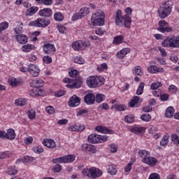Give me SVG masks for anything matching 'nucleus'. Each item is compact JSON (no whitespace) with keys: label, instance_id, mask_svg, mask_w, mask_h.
I'll use <instances>...</instances> for the list:
<instances>
[{"label":"nucleus","instance_id":"obj_1","mask_svg":"<svg viewBox=\"0 0 179 179\" xmlns=\"http://www.w3.org/2000/svg\"><path fill=\"white\" fill-rule=\"evenodd\" d=\"M132 20L129 15L122 16V11L117 10L115 15V24L117 26H124L127 29L131 27Z\"/></svg>","mask_w":179,"mask_h":179},{"label":"nucleus","instance_id":"obj_2","mask_svg":"<svg viewBox=\"0 0 179 179\" xmlns=\"http://www.w3.org/2000/svg\"><path fill=\"white\" fill-rule=\"evenodd\" d=\"M172 9L173 2H171V1H167L159 6L158 9V16L160 19H166V17L170 16Z\"/></svg>","mask_w":179,"mask_h":179},{"label":"nucleus","instance_id":"obj_3","mask_svg":"<svg viewBox=\"0 0 179 179\" xmlns=\"http://www.w3.org/2000/svg\"><path fill=\"white\" fill-rule=\"evenodd\" d=\"M104 82H106L104 78L97 76H90L86 80L87 86L90 87V89L100 87L104 85Z\"/></svg>","mask_w":179,"mask_h":179},{"label":"nucleus","instance_id":"obj_4","mask_svg":"<svg viewBox=\"0 0 179 179\" xmlns=\"http://www.w3.org/2000/svg\"><path fill=\"white\" fill-rule=\"evenodd\" d=\"M82 174L85 177H88V178L96 179L100 178L103 176V171L98 168L91 167L84 169L82 171Z\"/></svg>","mask_w":179,"mask_h":179},{"label":"nucleus","instance_id":"obj_5","mask_svg":"<svg viewBox=\"0 0 179 179\" xmlns=\"http://www.w3.org/2000/svg\"><path fill=\"white\" fill-rule=\"evenodd\" d=\"M162 45L167 48H179V36H168L162 42Z\"/></svg>","mask_w":179,"mask_h":179},{"label":"nucleus","instance_id":"obj_6","mask_svg":"<svg viewBox=\"0 0 179 179\" xmlns=\"http://www.w3.org/2000/svg\"><path fill=\"white\" fill-rule=\"evenodd\" d=\"M106 14L101 10H98L96 13L92 15L91 22L93 26H104V19Z\"/></svg>","mask_w":179,"mask_h":179},{"label":"nucleus","instance_id":"obj_7","mask_svg":"<svg viewBox=\"0 0 179 179\" xmlns=\"http://www.w3.org/2000/svg\"><path fill=\"white\" fill-rule=\"evenodd\" d=\"M51 22L48 19L38 17L37 20L31 21L29 26H34V27H47Z\"/></svg>","mask_w":179,"mask_h":179},{"label":"nucleus","instance_id":"obj_8","mask_svg":"<svg viewBox=\"0 0 179 179\" xmlns=\"http://www.w3.org/2000/svg\"><path fill=\"white\" fill-rule=\"evenodd\" d=\"M159 27L157 28L158 31L160 33H171L173 28L169 27V22L165 20H160L158 22Z\"/></svg>","mask_w":179,"mask_h":179},{"label":"nucleus","instance_id":"obj_9","mask_svg":"<svg viewBox=\"0 0 179 179\" xmlns=\"http://www.w3.org/2000/svg\"><path fill=\"white\" fill-rule=\"evenodd\" d=\"M27 71L34 78H37V76L40 75V69L36 64H29L27 68Z\"/></svg>","mask_w":179,"mask_h":179},{"label":"nucleus","instance_id":"obj_10","mask_svg":"<svg viewBox=\"0 0 179 179\" xmlns=\"http://www.w3.org/2000/svg\"><path fill=\"white\" fill-rule=\"evenodd\" d=\"M81 149L84 152H87L90 155H93L96 153V147L93 145L89 143H84L81 145Z\"/></svg>","mask_w":179,"mask_h":179},{"label":"nucleus","instance_id":"obj_11","mask_svg":"<svg viewBox=\"0 0 179 179\" xmlns=\"http://www.w3.org/2000/svg\"><path fill=\"white\" fill-rule=\"evenodd\" d=\"M80 104V98L77 95H73L69 101V107H78Z\"/></svg>","mask_w":179,"mask_h":179},{"label":"nucleus","instance_id":"obj_12","mask_svg":"<svg viewBox=\"0 0 179 179\" xmlns=\"http://www.w3.org/2000/svg\"><path fill=\"white\" fill-rule=\"evenodd\" d=\"M142 162L150 166V167H154V166L157 164V159H156V158L154 157L148 156V157L142 159Z\"/></svg>","mask_w":179,"mask_h":179},{"label":"nucleus","instance_id":"obj_13","mask_svg":"<svg viewBox=\"0 0 179 179\" xmlns=\"http://www.w3.org/2000/svg\"><path fill=\"white\" fill-rule=\"evenodd\" d=\"M148 71L149 73H163V72H164V69L152 65L148 67Z\"/></svg>","mask_w":179,"mask_h":179},{"label":"nucleus","instance_id":"obj_14","mask_svg":"<svg viewBox=\"0 0 179 179\" xmlns=\"http://www.w3.org/2000/svg\"><path fill=\"white\" fill-rule=\"evenodd\" d=\"M16 138V133H15V129H8L7 132L4 131V139H8V141H13Z\"/></svg>","mask_w":179,"mask_h":179},{"label":"nucleus","instance_id":"obj_15","mask_svg":"<svg viewBox=\"0 0 179 179\" xmlns=\"http://www.w3.org/2000/svg\"><path fill=\"white\" fill-rule=\"evenodd\" d=\"M38 15L42 17H51L52 16V10L48 8L41 9L39 10Z\"/></svg>","mask_w":179,"mask_h":179},{"label":"nucleus","instance_id":"obj_16","mask_svg":"<svg viewBox=\"0 0 179 179\" xmlns=\"http://www.w3.org/2000/svg\"><path fill=\"white\" fill-rule=\"evenodd\" d=\"M84 101L86 104L92 106V104H94V101H96V96L92 93L87 94L84 97Z\"/></svg>","mask_w":179,"mask_h":179},{"label":"nucleus","instance_id":"obj_17","mask_svg":"<svg viewBox=\"0 0 179 179\" xmlns=\"http://www.w3.org/2000/svg\"><path fill=\"white\" fill-rule=\"evenodd\" d=\"M95 129L96 131H97V132H100L101 134H107L110 135L114 134V131L112 129H110L108 127L103 126H96Z\"/></svg>","mask_w":179,"mask_h":179},{"label":"nucleus","instance_id":"obj_18","mask_svg":"<svg viewBox=\"0 0 179 179\" xmlns=\"http://www.w3.org/2000/svg\"><path fill=\"white\" fill-rule=\"evenodd\" d=\"M129 52H131V49L129 48H124L117 53L116 57L118 59H122L125 58L127 54H129Z\"/></svg>","mask_w":179,"mask_h":179},{"label":"nucleus","instance_id":"obj_19","mask_svg":"<svg viewBox=\"0 0 179 179\" xmlns=\"http://www.w3.org/2000/svg\"><path fill=\"white\" fill-rule=\"evenodd\" d=\"M16 41L18 44H26L29 41V38L24 34H17L15 36Z\"/></svg>","mask_w":179,"mask_h":179},{"label":"nucleus","instance_id":"obj_20","mask_svg":"<svg viewBox=\"0 0 179 179\" xmlns=\"http://www.w3.org/2000/svg\"><path fill=\"white\" fill-rule=\"evenodd\" d=\"M43 51L45 54H54L55 52V46L52 44H45L43 45Z\"/></svg>","mask_w":179,"mask_h":179},{"label":"nucleus","instance_id":"obj_21","mask_svg":"<svg viewBox=\"0 0 179 179\" xmlns=\"http://www.w3.org/2000/svg\"><path fill=\"white\" fill-rule=\"evenodd\" d=\"M43 145L46 146V148H49L50 149H54L55 146H57V143L52 139H45L43 141Z\"/></svg>","mask_w":179,"mask_h":179},{"label":"nucleus","instance_id":"obj_22","mask_svg":"<svg viewBox=\"0 0 179 179\" xmlns=\"http://www.w3.org/2000/svg\"><path fill=\"white\" fill-rule=\"evenodd\" d=\"M83 84V83L82 82V80L78 79L76 80L72 84L66 85V87H69L70 89H79Z\"/></svg>","mask_w":179,"mask_h":179},{"label":"nucleus","instance_id":"obj_23","mask_svg":"<svg viewBox=\"0 0 179 179\" xmlns=\"http://www.w3.org/2000/svg\"><path fill=\"white\" fill-rule=\"evenodd\" d=\"M138 103H142V99H141L140 96H134L129 102V107H136L138 106Z\"/></svg>","mask_w":179,"mask_h":179},{"label":"nucleus","instance_id":"obj_24","mask_svg":"<svg viewBox=\"0 0 179 179\" xmlns=\"http://www.w3.org/2000/svg\"><path fill=\"white\" fill-rule=\"evenodd\" d=\"M38 12V7L32 6L28 8L25 13L26 16H33V15H36Z\"/></svg>","mask_w":179,"mask_h":179},{"label":"nucleus","instance_id":"obj_25","mask_svg":"<svg viewBox=\"0 0 179 179\" xmlns=\"http://www.w3.org/2000/svg\"><path fill=\"white\" fill-rule=\"evenodd\" d=\"M87 139L90 143H99V134H92L88 136Z\"/></svg>","mask_w":179,"mask_h":179},{"label":"nucleus","instance_id":"obj_26","mask_svg":"<svg viewBox=\"0 0 179 179\" xmlns=\"http://www.w3.org/2000/svg\"><path fill=\"white\" fill-rule=\"evenodd\" d=\"M108 173L110 176H115L117 174V166L115 164H110L107 166Z\"/></svg>","mask_w":179,"mask_h":179},{"label":"nucleus","instance_id":"obj_27","mask_svg":"<svg viewBox=\"0 0 179 179\" xmlns=\"http://www.w3.org/2000/svg\"><path fill=\"white\" fill-rule=\"evenodd\" d=\"M133 75L136 76H143V71H142V67L140 66H136L132 70Z\"/></svg>","mask_w":179,"mask_h":179},{"label":"nucleus","instance_id":"obj_28","mask_svg":"<svg viewBox=\"0 0 179 179\" xmlns=\"http://www.w3.org/2000/svg\"><path fill=\"white\" fill-rule=\"evenodd\" d=\"M41 89L34 88L29 91V94L31 97H36V96H41Z\"/></svg>","mask_w":179,"mask_h":179},{"label":"nucleus","instance_id":"obj_29","mask_svg":"<svg viewBox=\"0 0 179 179\" xmlns=\"http://www.w3.org/2000/svg\"><path fill=\"white\" fill-rule=\"evenodd\" d=\"M130 132H132L133 134H136V135H139L140 134H142L143 132H145V128L140 127H132L130 129Z\"/></svg>","mask_w":179,"mask_h":179},{"label":"nucleus","instance_id":"obj_30","mask_svg":"<svg viewBox=\"0 0 179 179\" xmlns=\"http://www.w3.org/2000/svg\"><path fill=\"white\" fill-rule=\"evenodd\" d=\"M174 108L172 106H169L166 108L165 112V115L167 118H171L173 115H174Z\"/></svg>","mask_w":179,"mask_h":179},{"label":"nucleus","instance_id":"obj_31","mask_svg":"<svg viewBox=\"0 0 179 179\" xmlns=\"http://www.w3.org/2000/svg\"><path fill=\"white\" fill-rule=\"evenodd\" d=\"M36 47L34 45L27 44L22 47V51L23 52H30L31 50H35Z\"/></svg>","mask_w":179,"mask_h":179},{"label":"nucleus","instance_id":"obj_32","mask_svg":"<svg viewBox=\"0 0 179 179\" xmlns=\"http://www.w3.org/2000/svg\"><path fill=\"white\" fill-rule=\"evenodd\" d=\"M111 108H114L116 111H125L127 106L125 105L115 103L112 106Z\"/></svg>","mask_w":179,"mask_h":179},{"label":"nucleus","instance_id":"obj_33","mask_svg":"<svg viewBox=\"0 0 179 179\" xmlns=\"http://www.w3.org/2000/svg\"><path fill=\"white\" fill-rule=\"evenodd\" d=\"M170 138V136H169L168 134H166L163 136L162 140L160 141V145L161 146H167L169 145V138Z\"/></svg>","mask_w":179,"mask_h":179},{"label":"nucleus","instance_id":"obj_34","mask_svg":"<svg viewBox=\"0 0 179 179\" xmlns=\"http://www.w3.org/2000/svg\"><path fill=\"white\" fill-rule=\"evenodd\" d=\"M32 84L34 87L37 89L38 87H41V86L44 85V81L42 79L38 78L36 80H34L32 81Z\"/></svg>","mask_w":179,"mask_h":179},{"label":"nucleus","instance_id":"obj_35","mask_svg":"<svg viewBox=\"0 0 179 179\" xmlns=\"http://www.w3.org/2000/svg\"><path fill=\"white\" fill-rule=\"evenodd\" d=\"M145 89V83L141 82L140 83L138 89L136 92V94H137V96H141V94H143V90Z\"/></svg>","mask_w":179,"mask_h":179},{"label":"nucleus","instance_id":"obj_36","mask_svg":"<svg viewBox=\"0 0 179 179\" xmlns=\"http://www.w3.org/2000/svg\"><path fill=\"white\" fill-rule=\"evenodd\" d=\"M54 19L56 22H62L64 19V14L61 12H57L54 14Z\"/></svg>","mask_w":179,"mask_h":179},{"label":"nucleus","instance_id":"obj_37","mask_svg":"<svg viewBox=\"0 0 179 179\" xmlns=\"http://www.w3.org/2000/svg\"><path fill=\"white\" fill-rule=\"evenodd\" d=\"M72 48L75 50V51H79L82 50V45L80 41H76L72 43Z\"/></svg>","mask_w":179,"mask_h":179},{"label":"nucleus","instance_id":"obj_38","mask_svg":"<svg viewBox=\"0 0 179 179\" xmlns=\"http://www.w3.org/2000/svg\"><path fill=\"white\" fill-rule=\"evenodd\" d=\"M138 154L139 157H141L142 159H145V157L150 156V153L145 150H140Z\"/></svg>","mask_w":179,"mask_h":179},{"label":"nucleus","instance_id":"obj_39","mask_svg":"<svg viewBox=\"0 0 179 179\" xmlns=\"http://www.w3.org/2000/svg\"><path fill=\"white\" fill-rule=\"evenodd\" d=\"M64 157V163H73V162H75V155H66Z\"/></svg>","mask_w":179,"mask_h":179},{"label":"nucleus","instance_id":"obj_40","mask_svg":"<svg viewBox=\"0 0 179 179\" xmlns=\"http://www.w3.org/2000/svg\"><path fill=\"white\" fill-rule=\"evenodd\" d=\"M8 83L10 85V86L15 87V86H19L20 85V80L15 78H11L8 80Z\"/></svg>","mask_w":179,"mask_h":179},{"label":"nucleus","instance_id":"obj_41","mask_svg":"<svg viewBox=\"0 0 179 179\" xmlns=\"http://www.w3.org/2000/svg\"><path fill=\"white\" fill-rule=\"evenodd\" d=\"M122 41H124V36L120 35L114 38L113 44H116L117 45L122 44Z\"/></svg>","mask_w":179,"mask_h":179},{"label":"nucleus","instance_id":"obj_42","mask_svg":"<svg viewBox=\"0 0 179 179\" xmlns=\"http://www.w3.org/2000/svg\"><path fill=\"white\" fill-rule=\"evenodd\" d=\"M104 100H106V95L103 94H96L95 96L96 103H101L102 101H104Z\"/></svg>","mask_w":179,"mask_h":179},{"label":"nucleus","instance_id":"obj_43","mask_svg":"<svg viewBox=\"0 0 179 179\" xmlns=\"http://www.w3.org/2000/svg\"><path fill=\"white\" fill-rule=\"evenodd\" d=\"M9 27V23L6 21H4L0 23V34H2V31L6 30Z\"/></svg>","mask_w":179,"mask_h":179},{"label":"nucleus","instance_id":"obj_44","mask_svg":"<svg viewBox=\"0 0 179 179\" xmlns=\"http://www.w3.org/2000/svg\"><path fill=\"white\" fill-rule=\"evenodd\" d=\"M87 114H89V110L87 109H81L77 112V117H87Z\"/></svg>","mask_w":179,"mask_h":179},{"label":"nucleus","instance_id":"obj_45","mask_svg":"<svg viewBox=\"0 0 179 179\" xmlns=\"http://www.w3.org/2000/svg\"><path fill=\"white\" fill-rule=\"evenodd\" d=\"M78 12L80 14H81L83 17H85L86 15H88L90 10H89V8L87 7H83Z\"/></svg>","mask_w":179,"mask_h":179},{"label":"nucleus","instance_id":"obj_46","mask_svg":"<svg viewBox=\"0 0 179 179\" xmlns=\"http://www.w3.org/2000/svg\"><path fill=\"white\" fill-rule=\"evenodd\" d=\"M141 120L145 122H149V121L152 120V116L148 113L143 114L141 116Z\"/></svg>","mask_w":179,"mask_h":179},{"label":"nucleus","instance_id":"obj_47","mask_svg":"<svg viewBox=\"0 0 179 179\" xmlns=\"http://www.w3.org/2000/svg\"><path fill=\"white\" fill-rule=\"evenodd\" d=\"M6 173L8 174V176H15V174H17V169L15 166H11L8 169Z\"/></svg>","mask_w":179,"mask_h":179},{"label":"nucleus","instance_id":"obj_48","mask_svg":"<svg viewBox=\"0 0 179 179\" xmlns=\"http://www.w3.org/2000/svg\"><path fill=\"white\" fill-rule=\"evenodd\" d=\"M15 104L16 106H20L21 107H23V106H26L27 104V102L23 99H18L15 100Z\"/></svg>","mask_w":179,"mask_h":179},{"label":"nucleus","instance_id":"obj_49","mask_svg":"<svg viewBox=\"0 0 179 179\" xmlns=\"http://www.w3.org/2000/svg\"><path fill=\"white\" fill-rule=\"evenodd\" d=\"M107 141H108V136L98 134V143H103L107 142Z\"/></svg>","mask_w":179,"mask_h":179},{"label":"nucleus","instance_id":"obj_50","mask_svg":"<svg viewBox=\"0 0 179 179\" xmlns=\"http://www.w3.org/2000/svg\"><path fill=\"white\" fill-rule=\"evenodd\" d=\"M14 31L15 34H22V31H23V24H20V25L17 26V27L14 28Z\"/></svg>","mask_w":179,"mask_h":179},{"label":"nucleus","instance_id":"obj_51","mask_svg":"<svg viewBox=\"0 0 179 179\" xmlns=\"http://www.w3.org/2000/svg\"><path fill=\"white\" fill-rule=\"evenodd\" d=\"M33 152L34 153H37L38 155H40V153H43L44 152V149L41 148V146H35L32 148Z\"/></svg>","mask_w":179,"mask_h":179},{"label":"nucleus","instance_id":"obj_52","mask_svg":"<svg viewBox=\"0 0 179 179\" xmlns=\"http://www.w3.org/2000/svg\"><path fill=\"white\" fill-rule=\"evenodd\" d=\"M27 115L29 120H34V118H36V111H34L33 109H31L28 110Z\"/></svg>","mask_w":179,"mask_h":179},{"label":"nucleus","instance_id":"obj_53","mask_svg":"<svg viewBox=\"0 0 179 179\" xmlns=\"http://www.w3.org/2000/svg\"><path fill=\"white\" fill-rule=\"evenodd\" d=\"M52 163L54 164H57L58 163L59 164L65 163L64 157H60L52 159Z\"/></svg>","mask_w":179,"mask_h":179},{"label":"nucleus","instance_id":"obj_54","mask_svg":"<svg viewBox=\"0 0 179 179\" xmlns=\"http://www.w3.org/2000/svg\"><path fill=\"white\" fill-rule=\"evenodd\" d=\"M108 69V66L107 63H103L101 64V66L97 67V71L99 72H103V71H107Z\"/></svg>","mask_w":179,"mask_h":179},{"label":"nucleus","instance_id":"obj_55","mask_svg":"<svg viewBox=\"0 0 179 179\" xmlns=\"http://www.w3.org/2000/svg\"><path fill=\"white\" fill-rule=\"evenodd\" d=\"M82 17H83L81 15L80 13H79L78 11V13H76L73 15L71 20L72 22H75L76 20H79V19H82Z\"/></svg>","mask_w":179,"mask_h":179},{"label":"nucleus","instance_id":"obj_56","mask_svg":"<svg viewBox=\"0 0 179 179\" xmlns=\"http://www.w3.org/2000/svg\"><path fill=\"white\" fill-rule=\"evenodd\" d=\"M169 90L171 94H176L178 90V88H177L176 85H171L169 87Z\"/></svg>","mask_w":179,"mask_h":179},{"label":"nucleus","instance_id":"obj_57","mask_svg":"<svg viewBox=\"0 0 179 179\" xmlns=\"http://www.w3.org/2000/svg\"><path fill=\"white\" fill-rule=\"evenodd\" d=\"M124 121L128 124H131L135 121V117L132 115H127L124 118Z\"/></svg>","mask_w":179,"mask_h":179},{"label":"nucleus","instance_id":"obj_58","mask_svg":"<svg viewBox=\"0 0 179 179\" xmlns=\"http://www.w3.org/2000/svg\"><path fill=\"white\" fill-rule=\"evenodd\" d=\"M73 62L76 64H79L80 65H82L83 64H85V60L83 59V58L80 57H76L74 58Z\"/></svg>","mask_w":179,"mask_h":179},{"label":"nucleus","instance_id":"obj_59","mask_svg":"<svg viewBox=\"0 0 179 179\" xmlns=\"http://www.w3.org/2000/svg\"><path fill=\"white\" fill-rule=\"evenodd\" d=\"M161 86H162V83L157 82L151 84L150 87L152 90H156V89H159V87H161Z\"/></svg>","mask_w":179,"mask_h":179},{"label":"nucleus","instance_id":"obj_60","mask_svg":"<svg viewBox=\"0 0 179 179\" xmlns=\"http://www.w3.org/2000/svg\"><path fill=\"white\" fill-rule=\"evenodd\" d=\"M45 110H46V113H48V114H54V113H55V108H54L51 106H47L45 108Z\"/></svg>","mask_w":179,"mask_h":179},{"label":"nucleus","instance_id":"obj_61","mask_svg":"<svg viewBox=\"0 0 179 179\" xmlns=\"http://www.w3.org/2000/svg\"><path fill=\"white\" fill-rule=\"evenodd\" d=\"M62 170V166L60 164H56L53 166V171L54 173H59Z\"/></svg>","mask_w":179,"mask_h":179},{"label":"nucleus","instance_id":"obj_62","mask_svg":"<svg viewBox=\"0 0 179 179\" xmlns=\"http://www.w3.org/2000/svg\"><path fill=\"white\" fill-rule=\"evenodd\" d=\"M65 95V90H60L55 92V97H62V96Z\"/></svg>","mask_w":179,"mask_h":179},{"label":"nucleus","instance_id":"obj_63","mask_svg":"<svg viewBox=\"0 0 179 179\" xmlns=\"http://www.w3.org/2000/svg\"><path fill=\"white\" fill-rule=\"evenodd\" d=\"M43 61L45 64H51L52 59L50 56H45L43 58Z\"/></svg>","mask_w":179,"mask_h":179},{"label":"nucleus","instance_id":"obj_64","mask_svg":"<svg viewBox=\"0 0 179 179\" xmlns=\"http://www.w3.org/2000/svg\"><path fill=\"white\" fill-rule=\"evenodd\" d=\"M148 179H160V175H159V173H152L150 175Z\"/></svg>","mask_w":179,"mask_h":179}]
</instances>
